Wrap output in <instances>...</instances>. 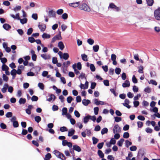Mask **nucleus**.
Here are the masks:
<instances>
[{"label": "nucleus", "instance_id": "39", "mask_svg": "<svg viewBox=\"0 0 160 160\" xmlns=\"http://www.w3.org/2000/svg\"><path fill=\"white\" fill-rule=\"evenodd\" d=\"M9 68L5 64H3L2 66V70L3 71H6L8 70Z\"/></svg>", "mask_w": 160, "mask_h": 160}, {"label": "nucleus", "instance_id": "59", "mask_svg": "<svg viewBox=\"0 0 160 160\" xmlns=\"http://www.w3.org/2000/svg\"><path fill=\"white\" fill-rule=\"evenodd\" d=\"M122 120L121 117H115V121L116 122H119Z\"/></svg>", "mask_w": 160, "mask_h": 160}, {"label": "nucleus", "instance_id": "31", "mask_svg": "<svg viewBox=\"0 0 160 160\" xmlns=\"http://www.w3.org/2000/svg\"><path fill=\"white\" fill-rule=\"evenodd\" d=\"M82 59L84 61H87L88 60L87 58V56L85 54H82L81 55Z\"/></svg>", "mask_w": 160, "mask_h": 160}, {"label": "nucleus", "instance_id": "46", "mask_svg": "<svg viewBox=\"0 0 160 160\" xmlns=\"http://www.w3.org/2000/svg\"><path fill=\"white\" fill-rule=\"evenodd\" d=\"M137 149V148L135 146H132L130 148V150L132 151H135Z\"/></svg>", "mask_w": 160, "mask_h": 160}, {"label": "nucleus", "instance_id": "1", "mask_svg": "<svg viewBox=\"0 0 160 160\" xmlns=\"http://www.w3.org/2000/svg\"><path fill=\"white\" fill-rule=\"evenodd\" d=\"M79 8L81 10L86 12H89L91 11L90 7L86 3H83L79 6Z\"/></svg>", "mask_w": 160, "mask_h": 160}, {"label": "nucleus", "instance_id": "20", "mask_svg": "<svg viewBox=\"0 0 160 160\" xmlns=\"http://www.w3.org/2000/svg\"><path fill=\"white\" fill-rule=\"evenodd\" d=\"M91 102L89 100H86L85 99H83L82 101V104L85 106H87Z\"/></svg>", "mask_w": 160, "mask_h": 160}, {"label": "nucleus", "instance_id": "14", "mask_svg": "<svg viewBox=\"0 0 160 160\" xmlns=\"http://www.w3.org/2000/svg\"><path fill=\"white\" fill-rule=\"evenodd\" d=\"M130 86L129 82L128 80H126L125 82L122 84V86L123 88L128 87Z\"/></svg>", "mask_w": 160, "mask_h": 160}, {"label": "nucleus", "instance_id": "25", "mask_svg": "<svg viewBox=\"0 0 160 160\" xmlns=\"http://www.w3.org/2000/svg\"><path fill=\"white\" fill-rule=\"evenodd\" d=\"M138 71L140 73H143V69L144 68L142 66L140 65L138 67Z\"/></svg>", "mask_w": 160, "mask_h": 160}, {"label": "nucleus", "instance_id": "56", "mask_svg": "<svg viewBox=\"0 0 160 160\" xmlns=\"http://www.w3.org/2000/svg\"><path fill=\"white\" fill-rule=\"evenodd\" d=\"M16 74L17 70L15 69H12L11 72V74L12 76L16 75Z\"/></svg>", "mask_w": 160, "mask_h": 160}, {"label": "nucleus", "instance_id": "45", "mask_svg": "<svg viewBox=\"0 0 160 160\" xmlns=\"http://www.w3.org/2000/svg\"><path fill=\"white\" fill-rule=\"evenodd\" d=\"M129 136V134L128 132H125L123 135V137L125 138H128Z\"/></svg>", "mask_w": 160, "mask_h": 160}, {"label": "nucleus", "instance_id": "49", "mask_svg": "<svg viewBox=\"0 0 160 160\" xmlns=\"http://www.w3.org/2000/svg\"><path fill=\"white\" fill-rule=\"evenodd\" d=\"M104 145V142H102L101 143H99L97 145V147L98 149H101Z\"/></svg>", "mask_w": 160, "mask_h": 160}, {"label": "nucleus", "instance_id": "5", "mask_svg": "<svg viewBox=\"0 0 160 160\" xmlns=\"http://www.w3.org/2000/svg\"><path fill=\"white\" fill-rule=\"evenodd\" d=\"M121 128L118 124L115 125L113 128V132L114 133H119L121 131Z\"/></svg>", "mask_w": 160, "mask_h": 160}, {"label": "nucleus", "instance_id": "19", "mask_svg": "<svg viewBox=\"0 0 160 160\" xmlns=\"http://www.w3.org/2000/svg\"><path fill=\"white\" fill-rule=\"evenodd\" d=\"M38 27L41 31L42 32L45 30L46 28L45 25L44 24L39 25L38 26Z\"/></svg>", "mask_w": 160, "mask_h": 160}, {"label": "nucleus", "instance_id": "34", "mask_svg": "<svg viewBox=\"0 0 160 160\" xmlns=\"http://www.w3.org/2000/svg\"><path fill=\"white\" fill-rule=\"evenodd\" d=\"M89 119V115L87 116H86L84 117L83 118V122L85 123H86L88 122Z\"/></svg>", "mask_w": 160, "mask_h": 160}, {"label": "nucleus", "instance_id": "2", "mask_svg": "<svg viewBox=\"0 0 160 160\" xmlns=\"http://www.w3.org/2000/svg\"><path fill=\"white\" fill-rule=\"evenodd\" d=\"M53 153L55 154L56 157L60 158L62 160H66V158L64 155L58 151L56 150H54L53 152Z\"/></svg>", "mask_w": 160, "mask_h": 160}, {"label": "nucleus", "instance_id": "55", "mask_svg": "<svg viewBox=\"0 0 160 160\" xmlns=\"http://www.w3.org/2000/svg\"><path fill=\"white\" fill-rule=\"evenodd\" d=\"M89 119H91L93 122H95L96 120V117L95 116H91L89 115Z\"/></svg>", "mask_w": 160, "mask_h": 160}, {"label": "nucleus", "instance_id": "47", "mask_svg": "<svg viewBox=\"0 0 160 160\" xmlns=\"http://www.w3.org/2000/svg\"><path fill=\"white\" fill-rule=\"evenodd\" d=\"M63 12V10L62 9H59L57 10L56 12L58 15H61Z\"/></svg>", "mask_w": 160, "mask_h": 160}, {"label": "nucleus", "instance_id": "21", "mask_svg": "<svg viewBox=\"0 0 160 160\" xmlns=\"http://www.w3.org/2000/svg\"><path fill=\"white\" fill-rule=\"evenodd\" d=\"M73 149L78 152H80L81 151L80 148L77 145H73Z\"/></svg>", "mask_w": 160, "mask_h": 160}, {"label": "nucleus", "instance_id": "62", "mask_svg": "<svg viewBox=\"0 0 160 160\" xmlns=\"http://www.w3.org/2000/svg\"><path fill=\"white\" fill-rule=\"evenodd\" d=\"M21 8V7L20 6H16L15 8L13 9V10L15 11L16 12L17 11L20 10Z\"/></svg>", "mask_w": 160, "mask_h": 160}, {"label": "nucleus", "instance_id": "6", "mask_svg": "<svg viewBox=\"0 0 160 160\" xmlns=\"http://www.w3.org/2000/svg\"><path fill=\"white\" fill-rule=\"evenodd\" d=\"M56 15V12L52 10L49 11L48 12V16L49 18H55Z\"/></svg>", "mask_w": 160, "mask_h": 160}, {"label": "nucleus", "instance_id": "37", "mask_svg": "<svg viewBox=\"0 0 160 160\" xmlns=\"http://www.w3.org/2000/svg\"><path fill=\"white\" fill-rule=\"evenodd\" d=\"M125 146L127 148H128L129 146L132 144V142L129 141L128 140H126L125 142Z\"/></svg>", "mask_w": 160, "mask_h": 160}, {"label": "nucleus", "instance_id": "64", "mask_svg": "<svg viewBox=\"0 0 160 160\" xmlns=\"http://www.w3.org/2000/svg\"><path fill=\"white\" fill-rule=\"evenodd\" d=\"M137 124L138 127L139 128H141L143 126V123L142 122L138 121L137 122Z\"/></svg>", "mask_w": 160, "mask_h": 160}, {"label": "nucleus", "instance_id": "10", "mask_svg": "<svg viewBox=\"0 0 160 160\" xmlns=\"http://www.w3.org/2000/svg\"><path fill=\"white\" fill-rule=\"evenodd\" d=\"M30 53L32 54V58L33 61H36L37 59V55L35 54L34 51L33 50L30 51Z\"/></svg>", "mask_w": 160, "mask_h": 160}, {"label": "nucleus", "instance_id": "50", "mask_svg": "<svg viewBox=\"0 0 160 160\" xmlns=\"http://www.w3.org/2000/svg\"><path fill=\"white\" fill-rule=\"evenodd\" d=\"M75 116L77 118H79L80 117V115L78 112L77 110H75L74 112Z\"/></svg>", "mask_w": 160, "mask_h": 160}, {"label": "nucleus", "instance_id": "15", "mask_svg": "<svg viewBox=\"0 0 160 160\" xmlns=\"http://www.w3.org/2000/svg\"><path fill=\"white\" fill-rule=\"evenodd\" d=\"M58 46L61 50H62L65 47L62 41L59 42L58 43Z\"/></svg>", "mask_w": 160, "mask_h": 160}, {"label": "nucleus", "instance_id": "57", "mask_svg": "<svg viewBox=\"0 0 160 160\" xmlns=\"http://www.w3.org/2000/svg\"><path fill=\"white\" fill-rule=\"evenodd\" d=\"M149 83H151L153 85H157V82L154 80H150L149 82Z\"/></svg>", "mask_w": 160, "mask_h": 160}, {"label": "nucleus", "instance_id": "61", "mask_svg": "<svg viewBox=\"0 0 160 160\" xmlns=\"http://www.w3.org/2000/svg\"><path fill=\"white\" fill-rule=\"evenodd\" d=\"M12 112H7L5 116L7 118H10L12 117Z\"/></svg>", "mask_w": 160, "mask_h": 160}, {"label": "nucleus", "instance_id": "54", "mask_svg": "<svg viewBox=\"0 0 160 160\" xmlns=\"http://www.w3.org/2000/svg\"><path fill=\"white\" fill-rule=\"evenodd\" d=\"M94 113L95 115H97L98 113L99 108L98 107H95L94 108Z\"/></svg>", "mask_w": 160, "mask_h": 160}, {"label": "nucleus", "instance_id": "13", "mask_svg": "<svg viewBox=\"0 0 160 160\" xmlns=\"http://www.w3.org/2000/svg\"><path fill=\"white\" fill-rule=\"evenodd\" d=\"M75 130L72 129L71 128L68 131V136L69 137H71L75 133Z\"/></svg>", "mask_w": 160, "mask_h": 160}, {"label": "nucleus", "instance_id": "23", "mask_svg": "<svg viewBox=\"0 0 160 160\" xmlns=\"http://www.w3.org/2000/svg\"><path fill=\"white\" fill-rule=\"evenodd\" d=\"M18 102L20 104H24L26 102V99L25 98H20Z\"/></svg>", "mask_w": 160, "mask_h": 160}, {"label": "nucleus", "instance_id": "44", "mask_svg": "<svg viewBox=\"0 0 160 160\" xmlns=\"http://www.w3.org/2000/svg\"><path fill=\"white\" fill-rule=\"evenodd\" d=\"M28 40L31 43H33L35 42V39L32 37H28Z\"/></svg>", "mask_w": 160, "mask_h": 160}, {"label": "nucleus", "instance_id": "12", "mask_svg": "<svg viewBox=\"0 0 160 160\" xmlns=\"http://www.w3.org/2000/svg\"><path fill=\"white\" fill-rule=\"evenodd\" d=\"M94 103L97 105H103L105 104L104 102L102 101H98V99L96 98L94 99Z\"/></svg>", "mask_w": 160, "mask_h": 160}, {"label": "nucleus", "instance_id": "63", "mask_svg": "<svg viewBox=\"0 0 160 160\" xmlns=\"http://www.w3.org/2000/svg\"><path fill=\"white\" fill-rule=\"evenodd\" d=\"M2 78L3 80L6 82H7L8 79V77L6 76L5 74H3L2 75Z\"/></svg>", "mask_w": 160, "mask_h": 160}, {"label": "nucleus", "instance_id": "32", "mask_svg": "<svg viewBox=\"0 0 160 160\" xmlns=\"http://www.w3.org/2000/svg\"><path fill=\"white\" fill-rule=\"evenodd\" d=\"M108 132V129L106 128H104L102 129L101 131V133L102 135H103L105 133H107Z\"/></svg>", "mask_w": 160, "mask_h": 160}, {"label": "nucleus", "instance_id": "9", "mask_svg": "<svg viewBox=\"0 0 160 160\" xmlns=\"http://www.w3.org/2000/svg\"><path fill=\"white\" fill-rule=\"evenodd\" d=\"M62 38L60 35L55 36L52 40V42L53 43L57 40H61Z\"/></svg>", "mask_w": 160, "mask_h": 160}, {"label": "nucleus", "instance_id": "38", "mask_svg": "<svg viewBox=\"0 0 160 160\" xmlns=\"http://www.w3.org/2000/svg\"><path fill=\"white\" fill-rule=\"evenodd\" d=\"M35 120L37 122H39L41 120V117L39 116H37L35 117Z\"/></svg>", "mask_w": 160, "mask_h": 160}, {"label": "nucleus", "instance_id": "33", "mask_svg": "<svg viewBox=\"0 0 160 160\" xmlns=\"http://www.w3.org/2000/svg\"><path fill=\"white\" fill-rule=\"evenodd\" d=\"M147 4L149 6H152L153 3V0H146Z\"/></svg>", "mask_w": 160, "mask_h": 160}, {"label": "nucleus", "instance_id": "7", "mask_svg": "<svg viewBox=\"0 0 160 160\" xmlns=\"http://www.w3.org/2000/svg\"><path fill=\"white\" fill-rule=\"evenodd\" d=\"M130 103L129 100L127 99L125 100L124 102L122 103L123 105L125 107H126L128 108H130L131 106L129 105Z\"/></svg>", "mask_w": 160, "mask_h": 160}, {"label": "nucleus", "instance_id": "58", "mask_svg": "<svg viewBox=\"0 0 160 160\" xmlns=\"http://www.w3.org/2000/svg\"><path fill=\"white\" fill-rule=\"evenodd\" d=\"M68 15L66 13H64L62 15V18L63 19H66L68 18Z\"/></svg>", "mask_w": 160, "mask_h": 160}, {"label": "nucleus", "instance_id": "26", "mask_svg": "<svg viewBox=\"0 0 160 160\" xmlns=\"http://www.w3.org/2000/svg\"><path fill=\"white\" fill-rule=\"evenodd\" d=\"M98 154L101 158H103L104 157V154L100 150H98Z\"/></svg>", "mask_w": 160, "mask_h": 160}, {"label": "nucleus", "instance_id": "27", "mask_svg": "<svg viewBox=\"0 0 160 160\" xmlns=\"http://www.w3.org/2000/svg\"><path fill=\"white\" fill-rule=\"evenodd\" d=\"M99 46L98 45H94L93 46V50L95 52H97L99 49Z\"/></svg>", "mask_w": 160, "mask_h": 160}, {"label": "nucleus", "instance_id": "60", "mask_svg": "<svg viewBox=\"0 0 160 160\" xmlns=\"http://www.w3.org/2000/svg\"><path fill=\"white\" fill-rule=\"evenodd\" d=\"M132 80V82L135 83H137L138 82L137 79L134 75L133 76Z\"/></svg>", "mask_w": 160, "mask_h": 160}, {"label": "nucleus", "instance_id": "28", "mask_svg": "<svg viewBox=\"0 0 160 160\" xmlns=\"http://www.w3.org/2000/svg\"><path fill=\"white\" fill-rule=\"evenodd\" d=\"M20 22L22 24H24L25 23H26L28 21V19L27 18H25L23 19H20L19 20Z\"/></svg>", "mask_w": 160, "mask_h": 160}, {"label": "nucleus", "instance_id": "8", "mask_svg": "<svg viewBox=\"0 0 160 160\" xmlns=\"http://www.w3.org/2000/svg\"><path fill=\"white\" fill-rule=\"evenodd\" d=\"M80 4V2H75L70 3L69 4V6L72 7L73 8H76L79 6Z\"/></svg>", "mask_w": 160, "mask_h": 160}, {"label": "nucleus", "instance_id": "3", "mask_svg": "<svg viewBox=\"0 0 160 160\" xmlns=\"http://www.w3.org/2000/svg\"><path fill=\"white\" fill-rule=\"evenodd\" d=\"M154 16L156 20L160 21V9L159 8L158 9L155 10Z\"/></svg>", "mask_w": 160, "mask_h": 160}, {"label": "nucleus", "instance_id": "22", "mask_svg": "<svg viewBox=\"0 0 160 160\" xmlns=\"http://www.w3.org/2000/svg\"><path fill=\"white\" fill-rule=\"evenodd\" d=\"M124 140L123 138L121 139L117 142L118 145L119 147H122Z\"/></svg>", "mask_w": 160, "mask_h": 160}, {"label": "nucleus", "instance_id": "17", "mask_svg": "<svg viewBox=\"0 0 160 160\" xmlns=\"http://www.w3.org/2000/svg\"><path fill=\"white\" fill-rule=\"evenodd\" d=\"M8 85L7 83L4 84L3 88L1 89V91L3 93H5L6 92L8 88Z\"/></svg>", "mask_w": 160, "mask_h": 160}, {"label": "nucleus", "instance_id": "48", "mask_svg": "<svg viewBox=\"0 0 160 160\" xmlns=\"http://www.w3.org/2000/svg\"><path fill=\"white\" fill-rule=\"evenodd\" d=\"M72 100L73 99L71 96H69L67 98V101L69 103H71Z\"/></svg>", "mask_w": 160, "mask_h": 160}, {"label": "nucleus", "instance_id": "29", "mask_svg": "<svg viewBox=\"0 0 160 160\" xmlns=\"http://www.w3.org/2000/svg\"><path fill=\"white\" fill-rule=\"evenodd\" d=\"M67 111L68 110L67 108H63L62 110V115H65L66 114H67L68 113Z\"/></svg>", "mask_w": 160, "mask_h": 160}, {"label": "nucleus", "instance_id": "18", "mask_svg": "<svg viewBox=\"0 0 160 160\" xmlns=\"http://www.w3.org/2000/svg\"><path fill=\"white\" fill-rule=\"evenodd\" d=\"M55 99V96L53 94H51L50 97L47 100L49 102H53Z\"/></svg>", "mask_w": 160, "mask_h": 160}, {"label": "nucleus", "instance_id": "36", "mask_svg": "<svg viewBox=\"0 0 160 160\" xmlns=\"http://www.w3.org/2000/svg\"><path fill=\"white\" fill-rule=\"evenodd\" d=\"M69 57V54L67 53H64L62 56V58L65 60H67Z\"/></svg>", "mask_w": 160, "mask_h": 160}, {"label": "nucleus", "instance_id": "4", "mask_svg": "<svg viewBox=\"0 0 160 160\" xmlns=\"http://www.w3.org/2000/svg\"><path fill=\"white\" fill-rule=\"evenodd\" d=\"M110 8L112 9H114L117 12H119L120 10V8L119 7L117 6L112 3H110L108 7V9Z\"/></svg>", "mask_w": 160, "mask_h": 160}, {"label": "nucleus", "instance_id": "24", "mask_svg": "<svg viewBox=\"0 0 160 160\" xmlns=\"http://www.w3.org/2000/svg\"><path fill=\"white\" fill-rule=\"evenodd\" d=\"M51 35L50 34H48L47 33H44L42 35V38H50Z\"/></svg>", "mask_w": 160, "mask_h": 160}, {"label": "nucleus", "instance_id": "42", "mask_svg": "<svg viewBox=\"0 0 160 160\" xmlns=\"http://www.w3.org/2000/svg\"><path fill=\"white\" fill-rule=\"evenodd\" d=\"M60 130L61 132H64L68 131V129L66 127L63 126L61 127Z\"/></svg>", "mask_w": 160, "mask_h": 160}, {"label": "nucleus", "instance_id": "53", "mask_svg": "<svg viewBox=\"0 0 160 160\" xmlns=\"http://www.w3.org/2000/svg\"><path fill=\"white\" fill-rule=\"evenodd\" d=\"M121 70L119 68H116L115 69V73L117 74H119L121 72Z\"/></svg>", "mask_w": 160, "mask_h": 160}, {"label": "nucleus", "instance_id": "11", "mask_svg": "<svg viewBox=\"0 0 160 160\" xmlns=\"http://www.w3.org/2000/svg\"><path fill=\"white\" fill-rule=\"evenodd\" d=\"M41 57H42L44 60H48L50 59L51 58V56L49 54H48L46 53L42 54L41 55Z\"/></svg>", "mask_w": 160, "mask_h": 160}, {"label": "nucleus", "instance_id": "35", "mask_svg": "<svg viewBox=\"0 0 160 160\" xmlns=\"http://www.w3.org/2000/svg\"><path fill=\"white\" fill-rule=\"evenodd\" d=\"M88 43L90 45L93 44L94 43V41L91 38H89L87 40Z\"/></svg>", "mask_w": 160, "mask_h": 160}, {"label": "nucleus", "instance_id": "40", "mask_svg": "<svg viewBox=\"0 0 160 160\" xmlns=\"http://www.w3.org/2000/svg\"><path fill=\"white\" fill-rule=\"evenodd\" d=\"M90 68L91 71L92 72H94L95 71L96 68L94 65L92 64H91L90 65Z\"/></svg>", "mask_w": 160, "mask_h": 160}, {"label": "nucleus", "instance_id": "30", "mask_svg": "<svg viewBox=\"0 0 160 160\" xmlns=\"http://www.w3.org/2000/svg\"><path fill=\"white\" fill-rule=\"evenodd\" d=\"M51 158V155L50 153H48L45 156L44 158V160H50V159Z\"/></svg>", "mask_w": 160, "mask_h": 160}, {"label": "nucleus", "instance_id": "43", "mask_svg": "<svg viewBox=\"0 0 160 160\" xmlns=\"http://www.w3.org/2000/svg\"><path fill=\"white\" fill-rule=\"evenodd\" d=\"M38 87L42 90H43L44 89V85L42 83L39 82L38 84Z\"/></svg>", "mask_w": 160, "mask_h": 160}, {"label": "nucleus", "instance_id": "41", "mask_svg": "<svg viewBox=\"0 0 160 160\" xmlns=\"http://www.w3.org/2000/svg\"><path fill=\"white\" fill-rule=\"evenodd\" d=\"M92 140L93 141V144H96L98 141V139L95 137L92 138Z\"/></svg>", "mask_w": 160, "mask_h": 160}, {"label": "nucleus", "instance_id": "16", "mask_svg": "<svg viewBox=\"0 0 160 160\" xmlns=\"http://www.w3.org/2000/svg\"><path fill=\"white\" fill-rule=\"evenodd\" d=\"M3 28L6 30H8L11 28V26L7 23L4 24L2 26Z\"/></svg>", "mask_w": 160, "mask_h": 160}, {"label": "nucleus", "instance_id": "52", "mask_svg": "<svg viewBox=\"0 0 160 160\" xmlns=\"http://www.w3.org/2000/svg\"><path fill=\"white\" fill-rule=\"evenodd\" d=\"M33 31V29L32 28H30L28 30L27 34L28 35H31Z\"/></svg>", "mask_w": 160, "mask_h": 160}, {"label": "nucleus", "instance_id": "51", "mask_svg": "<svg viewBox=\"0 0 160 160\" xmlns=\"http://www.w3.org/2000/svg\"><path fill=\"white\" fill-rule=\"evenodd\" d=\"M145 131L147 133H151L152 132V130L149 128H147L145 129Z\"/></svg>", "mask_w": 160, "mask_h": 160}]
</instances>
